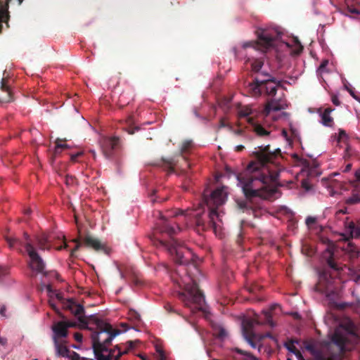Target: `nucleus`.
I'll list each match as a JSON object with an SVG mask.
<instances>
[{
	"instance_id": "obj_1",
	"label": "nucleus",
	"mask_w": 360,
	"mask_h": 360,
	"mask_svg": "<svg viewBox=\"0 0 360 360\" xmlns=\"http://www.w3.org/2000/svg\"><path fill=\"white\" fill-rule=\"evenodd\" d=\"M281 155L279 148L271 150L269 145L259 146L252 151V160L247 173L237 176L245 196L248 199L256 197L266 198L273 194L279 170L273 169L275 160Z\"/></svg>"
},
{
	"instance_id": "obj_23",
	"label": "nucleus",
	"mask_w": 360,
	"mask_h": 360,
	"mask_svg": "<svg viewBox=\"0 0 360 360\" xmlns=\"http://www.w3.org/2000/svg\"><path fill=\"white\" fill-rule=\"evenodd\" d=\"M327 255H328V257L326 258V262L328 266L336 271H340L342 269V267L339 266V265L335 262L333 259V253L331 250H327L326 252Z\"/></svg>"
},
{
	"instance_id": "obj_11",
	"label": "nucleus",
	"mask_w": 360,
	"mask_h": 360,
	"mask_svg": "<svg viewBox=\"0 0 360 360\" xmlns=\"http://www.w3.org/2000/svg\"><path fill=\"white\" fill-rule=\"evenodd\" d=\"M120 148V139L117 137L105 138L101 141V148L103 154L110 158L115 151Z\"/></svg>"
},
{
	"instance_id": "obj_18",
	"label": "nucleus",
	"mask_w": 360,
	"mask_h": 360,
	"mask_svg": "<svg viewBox=\"0 0 360 360\" xmlns=\"http://www.w3.org/2000/svg\"><path fill=\"white\" fill-rule=\"evenodd\" d=\"M331 341L339 347L340 352H343L346 350L347 339L338 330H335L332 335Z\"/></svg>"
},
{
	"instance_id": "obj_19",
	"label": "nucleus",
	"mask_w": 360,
	"mask_h": 360,
	"mask_svg": "<svg viewBox=\"0 0 360 360\" xmlns=\"http://www.w3.org/2000/svg\"><path fill=\"white\" fill-rule=\"evenodd\" d=\"M176 162L177 161L174 158H162L160 162L157 163L156 165L162 167L168 172L172 173L174 172V166L176 165Z\"/></svg>"
},
{
	"instance_id": "obj_33",
	"label": "nucleus",
	"mask_w": 360,
	"mask_h": 360,
	"mask_svg": "<svg viewBox=\"0 0 360 360\" xmlns=\"http://www.w3.org/2000/svg\"><path fill=\"white\" fill-rule=\"evenodd\" d=\"M360 201V198L357 195H353L346 200V203L348 205H354Z\"/></svg>"
},
{
	"instance_id": "obj_53",
	"label": "nucleus",
	"mask_w": 360,
	"mask_h": 360,
	"mask_svg": "<svg viewBox=\"0 0 360 360\" xmlns=\"http://www.w3.org/2000/svg\"><path fill=\"white\" fill-rule=\"evenodd\" d=\"M241 240H242V233L240 232V233L238 234V239H237V243H238V244H240Z\"/></svg>"
},
{
	"instance_id": "obj_55",
	"label": "nucleus",
	"mask_w": 360,
	"mask_h": 360,
	"mask_svg": "<svg viewBox=\"0 0 360 360\" xmlns=\"http://www.w3.org/2000/svg\"><path fill=\"white\" fill-rule=\"evenodd\" d=\"M243 133V130H237L235 131V134L237 135H242Z\"/></svg>"
},
{
	"instance_id": "obj_57",
	"label": "nucleus",
	"mask_w": 360,
	"mask_h": 360,
	"mask_svg": "<svg viewBox=\"0 0 360 360\" xmlns=\"http://www.w3.org/2000/svg\"><path fill=\"white\" fill-rule=\"evenodd\" d=\"M50 305H51V307H52V308H53L56 311H57V312H58V309H56V307L55 306V304H53V303H51V302H50Z\"/></svg>"
},
{
	"instance_id": "obj_25",
	"label": "nucleus",
	"mask_w": 360,
	"mask_h": 360,
	"mask_svg": "<svg viewBox=\"0 0 360 360\" xmlns=\"http://www.w3.org/2000/svg\"><path fill=\"white\" fill-rule=\"evenodd\" d=\"M36 242L38 247L41 250L49 248V237L46 234H41L36 238Z\"/></svg>"
},
{
	"instance_id": "obj_54",
	"label": "nucleus",
	"mask_w": 360,
	"mask_h": 360,
	"mask_svg": "<svg viewBox=\"0 0 360 360\" xmlns=\"http://www.w3.org/2000/svg\"><path fill=\"white\" fill-rule=\"evenodd\" d=\"M6 311V307L3 306L0 309V314L4 316V312Z\"/></svg>"
},
{
	"instance_id": "obj_43",
	"label": "nucleus",
	"mask_w": 360,
	"mask_h": 360,
	"mask_svg": "<svg viewBox=\"0 0 360 360\" xmlns=\"http://www.w3.org/2000/svg\"><path fill=\"white\" fill-rule=\"evenodd\" d=\"M74 338L77 342H81L82 341L83 336L79 333H75L74 335Z\"/></svg>"
},
{
	"instance_id": "obj_6",
	"label": "nucleus",
	"mask_w": 360,
	"mask_h": 360,
	"mask_svg": "<svg viewBox=\"0 0 360 360\" xmlns=\"http://www.w3.org/2000/svg\"><path fill=\"white\" fill-rule=\"evenodd\" d=\"M261 77H255L252 82H249L247 88L248 91L254 96H259L262 94L274 97L276 96L277 89L281 86V81L277 80L269 73H262Z\"/></svg>"
},
{
	"instance_id": "obj_51",
	"label": "nucleus",
	"mask_w": 360,
	"mask_h": 360,
	"mask_svg": "<svg viewBox=\"0 0 360 360\" xmlns=\"http://www.w3.org/2000/svg\"><path fill=\"white\" fill-rule=\"evenodd\" d=\"M352 168V165L351 164H347L344 169V172H349Z\"/></svg>"
},
{
	"instance_id": "obj_63",
	"label": "nucleus",
	"mask_w": 360,
	"mask_h": 360,
	"mask_svg": "<svg viewBox=\"0 0 360 360\" xmlns=\"http://www.w3.org/2000/svg\"><path fill=\"white\" fill-rule=\"evenodd\" d=\"M74 353V356L76 357L77 359H79V354H77L76 352H73Z\"/></svg>"
},
{
	"instance_id": "obj_17",
	"label": "nucleus",
	"mask_w": 360,
	"mask_h": 360,
	"mask_svg": "<svg viewBox=\"0 0 360 360\" xmlns=\"http://www.w3.org/2000/svg\"><path fill=\"white\" fill-rule=\"evenodd\" d=\"M84 245L87 248H91L97 252H103L108 253L107 248L98 238L91 236H86L83 240Z\"/></svg>"
},
{
	"instance_id": "obj_13",
	"label": "nucleus",
	"mask_w": 360,
	"mask_h": 360,
	"mask_svg": "<svg viewBox=\"0 0 360 360\" xmlns=\"http://www.w3.org/2000/svg\"><path fill=\"white\" fill-rule=\"evenodd\" d=\"M286 101L281 98H271L269 100L264 107L263 110V113L264 115L267 116L271 111H278L281 110L285 109L287 108Z\"/></svg>"
},
{
	"instance_id": "obj_64",
	"label": "nucleus",
	"mask_w": 360,
	"mask_h": 360,
	"mask_svg": "<svg viewBox=\"0 0 360 360\" xmlns=\"http://www.w3.org/2000/svg\"><path fill=\"white\" fill-rule=\"evenodd\" d=\"M30 212H31V211H30V210H27L25 211V214H29L30 213Z\"/></svg>"
},
{
	"instance_id": "obj_28",
	"label": "nucleus",
	"mask_w": 360,
	"mask_h": 360,
	"mask_svg": "<svg viewBox=\"0 0 360 360\" xmlns=\"http://www.w3.org/2000/svg\"><path fill=\"white\" fill-rule=\"evenodd\" d=\"M352 237L358 238L360 236V227L353 221L349 224L348 226Z\"/></svg>"
},
{
	"instance_id": "obj_44",
	"label": "nucleus",
	"mask_w": 360,
	"mask_h": 360,
	"mask_svg": "<svg viewBox=\"0 0 360 360\" xmlns=\"http://www.w3.org/2000/svg\"><path fill=\"white\" fill-rule=\"evenodd\" d=\"M347 304L346 303H335V308L339 309H344L347 307Z\"/></svg>"
},
{
	"instance_id": "obj_56",
	"label": "nucleus",
	"mask_w": 360,
	"mask_h": 360,
	"mask_svg": "<svg viewBox=\"0 0 360 360\" xmlns=\"http://www.w3.org/2000/svg\"><path fill=\"white\" fill-rule=\"evenodd\" d=\"M162 266L164 268V269L167 271V272H169V267L166 264H162Z\"/></svg>"
},
{
	"instance_id": "obj_5",
	"label": "nucleus",
	"mask_w": 360,
	"mask_h": 360,
	"mask_svg": "<svg viewBox=\"0 0 360 360\" xmlns=\"http://www.w3.org/2000/svg\"><path fill=\"white\" fill-rule=\"evenodd\" d=\"M158 243L169 252L176 264L192 265L196 269L198 257L182 243L171 238L168 241L159 240Z\"/></svg>"
},
{
	"instance_id": "obj_58",
	"label": "nucleus",
	"mask_w": 360,
	"mask_h": 360,
	"mask_svg": "<svg viewBox=\"0 0 360 360\" xmlns=\"http://www.w3.org/2000/svg\"><path fill=\"white\" fill-rule=\"evenodd\" d=\"M46 290H47L48 292H51L52 291L51 285H48L46 286Z\"/></svg>"
},
{
	"instance_id": "obj_52",
	"label": "nucleus",
	"mask_w": 360,
	"mask_h": 360,
	"mask_svg": "<svg viewBox=\"0 0 360 360\" xmlns=\"http://www.w3.org/2000/svg\"><path fill=\"white\" fill-rule=\"evenodd\" d=\"M327 64H328V61H327V60L323 61V62L321 64V65L319 66V69L324 68L326 66V65H327Z\"/></svg>"
},
{
	"instance_id": "obj_62",
	"label": "nucleus",
	"mask_w": 360,
	"mask_h": 360,
	"mask_svg": "<svg viewBox=\"0 0 360 360\" xmlns=\"http://www.w3.org/2000/svg\"><path fill=\"white\" fill-rule=\"evenodd\" d=\"M349 148L347 146L346 150H345V155H347L349 153ZM345 157H346V155H345Z\"/></svg>"
},
{
	"instance_id": "obj_38",
	"label": "nucleus",
	"mask_w": 360,
	"mask_h": 360,
	"mask_svg": "<svg viewBox=\"0 0 360 360\" xmlns=\"http://www.w3.org/2000/svg\"><path fill=\"white\" fill-rule=\"evenodd\" d=\"M257 338L255 339H254V342L257 345V343L255 342V340L257 339H259V340H262L264 338H273V336L271 335V334L270 333H266V334L262 335V336H259L257 334Z\"/></svg>"
},
{
	"instance_id": "obj_15",
	"label": "nucleus",
	"mask_w": 360,
	"mask_h": 360,
	"mask_svg": "<svg viewBox=\"0 0 360 360\" xmlns=\"http://www.w3.org/2000/svg\"><path fill=\"white\" fill-rule=\"evenodd\" d=\"M332 284L333 278L331 276L326 270L322 271L319 275V282L316 285V290L328 293L332 287Z\"/></svg>"
},
{
	"instance_id": "obj_40",
	"label": "nucleus",
	"mask_w": 360,
	"mask_h": 360,
	"mask_svg": "<svg viewBox=\"0 0 360 360\" xmlns=\"http://www.w3.org/2000/svg\"><path fill=\"white\" fill-rule=\"evenodd\" d=\"M83 154L82 152H78L75 154H72L70 156V160L72 162H76L78 157L81 156Z\"/></svg>"
},
{
	"instance_id": "obj_3",
	"label": "nucleus",
	"mask_w": 360,
	"mask_h": 360,
	"mask_svg": "<svg viewBox=\"0 0 360 360\" xmlns=\"http://www.w3.org/2000/svg\"><path fill=\"white\" fill-rule=\"evenodd\" d=\"M227 198V193L224 187L218 188L213 191L210 195L203 194V200L210 210V213L206 215L200 209L195 211H179L175 215H184L189 222L195 224L197 232L205 231L210 229H215V218L219 217L217 208L222 205Z\"/></svg>"
},
{
	"instance_id": "obj_41",
	"label": "nucleus",
	"mask_w": 360,
	"mask_h": 360,
	"mask_svg": "<svg viewBox=\"0 0 360 360\" xmlns=\"http://www.w3.org/2000/svg\"><path fill=\"white\" fill-rule=\"evenodd\" d=\"M302 186L307 191H309L311 188V186L308 183L307 180L305 179L302 181Z\"/></svg>"
},
{
	"instance_id": "obj_47",
	"label": "nucleus",
	"mask_w": 360,
	"mask_h": 360,
	"mask_svg": "<svg viewBox=\"0 0 360 360\" xmlns=\"http://www.w3.org/2000/svg\"><path fill=\"white\" fill-rule=\"evenodd\" d=\"M332 102H333V103L334 105H340V101H339V99H338V96H333L332 97Z\"/></svg>"
},
{
	"instance_id": "obj_27",
	"label": "nucleus",
	"mask_w": 360,
	"mask_h": 360,
	"mask_svg": "<svg viewBox=\"0 0 360 360\" xmlns=\"http://www.w3.org/2000/svg\"><path fill=\"white\" fill-rule=\"evenodd\" d=\"M252 71L259 72L264 65V60L262 58L253 59L250 61Z\"/></svg>"
},
{
	"instance_id": "obj_32",
	"label": "nucleus",
	"mask_w": 360,
	"mask_h": 360,
	"mask_svg": "<svg viewBox=\"0 0 360 360\" xmlns=\"http://www.w3.org/2000/svg\"><path fill=\"white\" fill-rule=\"evenodd\" d=\"M1 89L2 91L8 92V96L11 97V92L9 91V88L6 84V80L5 78H2L1 82Z\"/></svg>"
},
{
	"instance_id": "obj_31",
	"label": "nucleus",
	"mask_w": 360,
	"mask_h": 360,
	"mask_svg": "<svg viewBox=\"0 0 360 360\" xmlns=\"http://www.w3.org/2000/svg\"><path fill=\"white\" fill-rule=\"evenodd\" d=\"M347 139H348V136H347L346 131L342 129H340L339 133H338V142H340L341 141H345L347 140Z\"/></svg>"
},
{
	"instance_id": "obj_2",
	"label": "nucleus",
	"mask_w": 360,
	"mask_h": 360,
	"mask_svg": "<svg viewBox=\"0 0 360 360\" xmlns=\"http://www.w3.org/2000/svg\"><path fill=\"white\" fill-rule=\"evenodd\" d=\"M96 325L98 329L93 338V348L97 360H119L120 356L135 347L136 342L128 341L127 348L122 350L120 346L117 345L114 349H108L112 339L120 333L118 329H114L112 326L103 320L96 319Z\"/></svg>"
},
{
	"instance_id": "obj_30",
	"label": "nucleus",
	"mask_w": 360,
	"mask_h": 360,
	"mask_svg": "<svg viewBox=\"0 0 360 360\" xmlns=\"http://www.w3.org/2000/svg\"><path fill=\"white\" fill-rule=\"evenodd\" d=\"M284 346L289 352H290L292 354L297 349L296 347L294 345L293 340L287 341L286 342H285Z\"/></svg>"
},
{
	"instance_id": "obj_60",
	"label": "nucleus",
	"mask_w": 360,
	"mask_h": 360,
	"mask_svg": "<svg viewBox=\"0 0 360 360\" xmlns=\"http://www.w3.org/2000/svg\"><path fill=\"white\" fill-rule=\"evenodd\" d=\"M142 360H147V358L142 354L139 356Z\"/></svg>"
},
{
	"instance_id": "obj_36",
	"label": "nucleus",
	"mask_w": 360,
	"mask_h": 360,
	"mask_svg": "<svg viewBox=\"0 0 360 360\" xmlns=\"http://www.w3.org/2000/svg\"><path fill=\"white\" fill-rule=\"evenodd\" d=\"M74 242L76 243L77 244L75 248H73L70 252V255L72 257L75 256V252L79 250V247L82 245L81 242L78 239L74 240Z\"/></svg>"
},
{
	"instance_id": "obj_16",
	"label": "nucleus",
	"mask_w": 360,
	"mask_h": 360,
	"mask_svg": "<svg viewBox=\"0 0 360 360\" xmlns=\"http://www.w3.org/2000/svg\"><path fill=\"white\" fill-rule=\"evenodd\" d=\"M160 214V222L157 224V231L160 233H166L172 237L176 233V229L172 225L174 222L172 220L168 221L167 219Z\"/></svg>"
},
{
	"instance_id": "obj_9",
	"label": "nucleus",
	"mask_w": 360,
	"mask_h": 360,
	"mask_svg": "<svg viewBox=\"0 0 360 360\" xmlns=\"http://www.w3.org/2000/svg\"><path fill=\"white\" fill-rule=\"evenodd\" d=\"M257 43H255V41L245 42L243 44V47L247 48L259 46L264 51L276 45V43L280 38V34L272 30H260L257 31Z\"/></svg>"
},
{
	"instance_id": "obj_24",
	"label": "nucleus",
	"mask_w": 360,
	"mask_h": 360,
	"mask_svg": "<svg viewBox=\"0 0 360 360\" xmlns=\"http://www.w3.org/2000/svg\"><path fill=\"white\" fill-rule=\"evenodd\" d=\"M134 120L132 116H129L126 120V126L124 127V129L128 132L129 134H134L136 131L140 129V127L134 126Z\"/></svg>"
},
{
	"instance_id": "obj_48",
	"label": "nucleus",
	"mask_w": 360,
	"mask_h": 360,
	"mask_svg": "<svg viewBox=\"0 0 360 360\" xmlns=\"http://www.w3.org/2000/svg\"><path fill=\"white\" fill-rule=\"evenodd\" d=\"M165 309H166V310H167V311H168L169 312L174 311V310L173 309L172 306L170 304H167L165 306Z\"/></svg>"
},
{
	"instance_id": "obj_14",
	"label": "nucleus",
	"mask_w": 360,
	"mask_h": 360,
	"mask_svg": "<svg viewBox=\"0 0 360 360\" xmlns=\"http://www.w3.org/2000/svg\"><path fill=\"white\" fill-rule=\"evenodd\" d=\"M65 308L69 310L72 314H74L81 323H86V319L84 316V309L82 305L77 304L73 301L69 300L65 304Z\"/></svg>"
},
{
	"instance_id": "obj_29",
	"label": "nucleus",
	"mask_w": 360,
	"mask_h": 360,
	"mask_svg": "<svg viewBox=\"0 0 360 360\" xmlns=\"http://www.w3.org/2000/svg\"><path fill=\"white\" fill-rule=\"evenodd\" d=\"M60 142L61 141L60 139H57L56 141V148L54 151L55 155L59 154L63 149L69 148V146L68 144H63Z\"/></svg>"
},
{
	"instance_id": "obj_7",
	"label": "nucleus",
	"mask_w": 360,
	"mask_h": 360,
	"mask_svg": "<svg viewBox=\"0 0 360 360\" xmlns=\"http://www.w3.org/2000/svg\"><path fill=\"white\" fill-rule=\"evenodd\" d=\"M7 243L11 248H15L18 245H23L30 257L29 266L30 268L37 273L43 274L46 273L44 271L45 263L42 258L37 253L35 248L33 246L30 236L24 234V240L20 241L15 238H6Z\"/></svg>"
},
{
	"instance_id": "obj_45",
	"label": "nucleus",
	"mask_w": 360,
	"mask_h": 360,
	"mask_svg": "<svg viewBox=\"0 0 360 360\" xmlns=\"http://www.w3.org/2000/svg\"><path fill=\"white\" fill-rule=\"evenodd\" d=\"M7 269L4 266H0V278L7 274Z\"/></svg>"
},
{
	"instance_id": "obj_46",
	"label": "nucleus",
	"mask_w": 360,
	"mask_h": 360,
	"mask_svg": "<svg viewBox=\"0 0 360 360\" xmlns=\"http://www.w3.org/2000/svg\"><path fill=\"white\" fill-rule=\"evenodd\" d=\"M293 354L299 360H303L302 355L299 349H297Z\"/></svg>"
},
{
	"instance_id": "obj_39",
	"label": "nucleus",
	"mask_w": 360,
	"mask_h": 360,
	"mask_svg": "<svg viewBox=\"0 0 360 360\" xmlns=\"http://www.w3.org/2000/svg\"><path fill=\"white\" fill-rule=\"evenodd\" d=\"M157 352L159 354L158 360H166V356L165 355L164 352L162 349L158 348Z\"/></svg>"
},
{
	"instance_id": "obj_34",
	"label": "nucleus",
	"mask_w": 360,
	"mask_h": 360,
	"mask_svg": "<svg viewBox=\"0 0 360 360\" xmlns=\"http://www.w3.org/2000/svg\"><path fill=\"white\" fill-rule=\"evenodd\" d=\"M214 333L219 338H224L225 336H226V331L223 328H219L214 332Z\"/></svg>"
},
{
	"instance_id": "obj_21",
	"label": "nucleus",
	"mask_w": 360,
	"mask_h": 360,
	"mask_svg": "<svg viewBox=\"0 0 360 360\" xmlns=\"http://www.w3.org/2000/svg\"><path fill=\"white\" fill-rule=\"evenodd\" d=\"M306 349L314 356L315 360H334L331 356H325L321 352L315 348L314 345L311 344L307 345Z\"/></svg>"
},
{
	"instance_id": "obj_61",
	"label": "nucleus",
	"mask_w": 360,
	"mask_h": 360,
	"mask_svg": "<svg viewBox=\"0 0 360 360\" xmlns=\"http://www.w3.org/2000/svg\"><path fill=\"white\" fill-rule=\"evenodd\" d=\"M262 73H267V72H261L257 77H261L262 79H264L265 78L264 77L261 76Z\"/></svg>"
},
{
	"instance_id": "obj_12",
	"label": "nucleus",
	"mask_w": 360,
	"mask_h": 360,
	"mask_svg": "<svg viewBox=\"0 0 360 360\" xmlns=\"http://www.w3.org/2000/svg\"><path fill=\"white\" fill-rule=\"evenodd\" d=\"M72 326L71 323L65 321H58L54 323L52 326L53 340H59L60 338H66L68 335V328Z\"/></svg>"
},
{
	"instance_id": "obj_22",
	"label": "nucleus",
	"mask_w": 360,
	"mask_h": 360,
	"mask_svg": "<svg viewBox=\"0 0 360 360\" xmlns=\"http://www.w3.org/2000/svg\"><path fill=\"white\" fill-rule=\"evenodd\" d=\"M53 342L56 347V354L58 356H68L70 352V350L68 349V347L59 340H55Z\"/></svg>"
},
{
	"instance_id": "obj_10",
	"label": "nucleus",
	"mask_w": 360,
	"mask_h": 360,
	"mask_svg": "<svg viewBox=\"0 0 360 360\" xmlns=\"http://www.w3.org/2000/svg\"><path fill=\"white\" fill-rule=\"evenodd\" d=\"M252 114V110L248 107H243L238 110L240 117H248V122L250 129L259 137H266L270 135V131L261 125L253 117H249Z\"/></svg>"
},
{
	"instance_id": "obj_49",
	"label": "nucleus",
	"mask_w": 360,
	"mask_h": 360,
	"mask_svg": "<svg viewBox=\"0 0 360 360\" xmlns=\"http://www.w3.org/2000/svg\"><path fill=\"white\" fill-rule=\"evenodd\" d=\"M245 147L243 145H239L236 147V151L240 152L242 151Z\"/></svg>"
},
{
	"instance_id": "obj_42",
	"label": "nucleus",
	"mask_w": 360,
	"mask_h": 360,
	"mask_svg": "<svg viewBox=\"0 0 360 360\" xmlns=\"http://www.w3.org/2000/svg\"><path fill=\"white\" fill-rule=\"evenodd\" d=\"M238 206L240 210H245L248 207L247 202L245 201L238 202Z\"/></svg>"
},
{
	"instance_id": "obj_59",
	"label": "nucleus",
	"mask_w": 360,
	"mask_h": 360,
	"mask_svg": "<svg viewBox=\"0 0 360 360\" xmlns=\"http://www.w3.org/2000/svg\"><path fill=\"white\" fill-rule=\"evenodd\" d=\"M134 314H135V319H137V320H139L140 319V315L138 314L136 312H134Z\"/></svg>"
},
{
	"instance_id": "obj_35",
	"label": "nucleus",
	"mask_w": 360,
	"mask_h": 360,
	"mask_svg": "<svg viewBox=\"0 0 360 360\" xmlns=\"http://www.w3.org/2000/svg\"><path fill=\"white\" fill-rule=\"evenodd\" d=\"M76 179L72 176L67 175L65 179V183L68 186H72L75 184Z\"/></svg>"
},
{
	"instance_id": "obj_50",
	"label": "nucleus",
	"mask_w": 360,
	"mask_h": 360,
	"mask_svg": "<svg viewBox=\"0 0 360 360\" xmlns=\"http://www.w3.org/2000/svg\"><path fill=\"white\" fill-rule=\"evenodd\" d=\"M355 176L356 178V179L360 181V169H358L357 171H356L355 172Z\"/></svg>"
},
{
	"instance_id": "obj_4",
	"label": "nucleus",
	"mask_w": 360,
	"mask_h": 360,
	"mask_svg": "<svg viewBox=\"0 0 360 360\" xmlns=\"http://www.w3.org/2000/svg\"><path fill=\"white\" fill-rule=\"evenodd\" d=\"M171 278L179 288L186 290V293L179 292L178 295L179 300L186 307H191V304H194L198 310L203 309L205 303L204 295L199 289L197 283L190 276L179 278L176 273L171 276Z\"/></svg>"
},
{
	"instance_id": "obj_20",
	"label": "nucleus",
	"mask_w": 360,
	"mask_h": 360,
	"mask_svg": "<svg viewBox=\"0 0 360 360\" xmlns=\"http://www.w3.org/2000/svg\"><path fill=\"white\" fill-rule=\"evenodd\" d=\"M331 111L330 108H326L321 114V122L326 127H332L333 124V119L330 115Z\"/></svg>"
},
{
	"instance_id": "obj_8",
	"label": "nucleus",
	"mask_w": 360,
	"mask_h": 360,
	"mask_svg": "<svg viewBox=\"0 0 360 360\" xmlns=\"http://www.w3.org/2000/svg\"><path fill=\"white\" fill-rule=\"evenodd\" d=\"M264 320L261 321L258 319H248L244 320L242 323L243 335L248 343L253 347H256V344L254 342V339L257 338V334L254 331L255 325L266 324L270 326H274L272 320V316L270 311H265L263 312Z\"/></svg>"
},
{
	"instance_id": "obj_37",
	"label": "nucleus",
	"mask_w": 360,
	"mask_h": 360,
	"mask_svg": "<svg viewBox=\"0 0 360 360\" xmlns=\"http://www.w3.org/2000/svg\"><path fill=\"white\" fill-rule=\"evenodd\" d=\"M316 222V218L315 217H308L307 219H306V224L309 226L314 224H315Z\"/></svg>"
},
{
	"instance_id": "obj_26",
	"label": "nucleus",
	"mask_w": 360,
	"mask_h": 360,
	"mask_svg": "<svg viewBox=\"0 0 360 360\" xmlns=\"http://www.w3.org/2000/svg\"><path fill=\"white\" fill-rule=\"evenodd\" d=\"M192 147V141H185L183 142L181 150H180V155L182 156V158L185 160L186 162H187V158L186 155L188 153L189 150Z\"/></svg>"
}]
</instances>
